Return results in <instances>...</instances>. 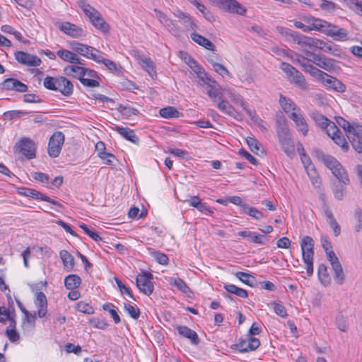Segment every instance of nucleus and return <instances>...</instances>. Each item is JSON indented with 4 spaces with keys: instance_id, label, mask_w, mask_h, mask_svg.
Instances as JSON below:
<instances>
[{
    "instance_id": "f257e3e1",
    "label": "nucleus",
    "mask_w": 362,
    "mask_h": 362,
    "mask_svg": "<svg viewBox=\"0 0 362 362\" xmlns=\"http://www.w3.org/2000/svg\"><path fill=\"white\" fill-rule=\"evenodd\" d=\"M317 156L319 160L322 161L328 168L333 175L345 185L350 183L348 173L341 164L333 156L324 154L322 152H317Z\"/></svg>"
},
{
    "instance_id": "f03ea898",
    "label": "nucleus",
    "mask_w": 362,
    "mask_h": 362,
    "mask_svg": "<svg viewBox=\"0 0 362 362\" xmlns=\"http://www.w3.org/2000/svg\"><path fill=\"white\" fill-rule=\"evenodd\" d=\"M276 30L279 33L284 36L286 40H292L302 47H318L320 45L324 43L323 41L320 40L303 35L298 32L282 26H277Z\"/></svg>"
},
{
    "instance_id": "7ed1b4c3",
    "label": "nucleus",
    "mask_w": 362,
    "mask_h": 362,
    "mask_svg": "<svg viewBox=\"0 0 362 362\" xmlns=\"http://www.w3.org/2000/svg\"><path fill=\"white\" fill-rule=\"evenodd\" d=\"M81 8L85 15L89 18L92 25L104 34L109 33L110 25L105 21L100 12L88 4H83Z\"/></svg>"
},
{
    "instance_id": "20e7f679",
    "label": "nucleus",
    "mask_w": 362,
    "mask_h": 362,
    "mask_svg": "<svg viewBox=\"0 0 362 362\" xmlns=\"http://www.w3.org/2000/svg\"><path fill=\"white\" fill-rule=\"evenodd\" d=\"M302 257L306 264V272L308 276L313 274L314 240L309 235L303 238L300 242Z\"/></svg>"
},
{
    "instance_id": "39448f33",
    "label": "nucleus",
    "mask_w": 362,
    "mask_h": 362,
    "mask_svg": "<svg viewBox=\"0 0 362 362\" xmlns=\"http://www.w3.org/2000/svg\"><path fill=\"white\" fill-rule=\"evenodd\" d=\"M280 69L285 73L288 80L302 90H307L308 84L301 72L286 62H281Z\"/></svg>"
},
{
    "instance_id": "423d86ee",
    "label": "nucleus",
    "mask_w": 362,
    "mask_h": 362,
    "mask_svg": "<svg viewBox=\"0 0 362 362\" xmlns=\"http://www.w3.org/2000/svg\"><path fill=\"white\" fill-rule=\"evenodd\" d=\"M69 46L74 51L88 59L93 61L101 60L99 57L100 51L91 46L82 44L77 41L71 42Z\"/></svg>"
},
{
    "instance_id": "0eeeda50",
    "label": "nucleus",
    "mask_w": 362,
    "mask_h": 362,
    "mask_svg": "<svg viewBox=\"0 0 362 362\" xmlns=\"http://www.w3.org/2000/svg\"><path fill=\"white\" fill-rule=\"evenodd\" d=\"M152 280L153 274L149 272H144L136 276V286L141 293L146 296H150L154 289V285Z\"/></svg>"
},
{
    "instance_id": "6e6552de",
    "label": "nucleus",
    "mask_w": 362,
    "mask_h": 362,
    "mask_svg": "<svg viewBox=\"0 0 362 362\" xmlns=\"http://www.w3.org/2000/svg\"><path fill=\"white\" fill-rule=\"evenodd\" d=\"M64 143V135L61 132H54L49 140L48 154L52 158L59 156Z\"/></svg>"
},
{
    "instance_id": "1a4fd4ad",
    "label": "nucleus",
    "mask_w": 362,
    "mask_h": 362,
    "mask_svg": "<svg viewBox=\"0 0 362 362\" xmlns=\"http://www.w3.org/2000/svg\"><path fill=\"white\" fill-rule=\"evenodd\" d=\"M14 56L18 63L28 67H37L40 66L42 63L41 59L37 55L23 51H16Z\"/></svg>"
},
{
    "instance_id": "9d476101",
    "label": "nucleus",
    "mask_w": 362,
    "mask_h": 362,
    "mask_svg": "<svg viewBox=\"0 0 362 362\" xmlns=\"http://www.w3.org/2000/svg\"><path fill=\"white\" fill-rule=\"evenodd\" d=\"M58 28L64 34L74 38H80L86 36V31L81 26L70 22L61 23Z\"/></svg>"
},
{
    "instance_id": "9b49d317",
    "label": "nucleus",
    "mask_w": 362,
    "mask_h": 362,
    "mask_svg": "<svg viewBox=\"0 0 362 362\" xmlns=\"http://www.w3.org/2000/svg\"><path fill=\"white\" fill-rule=\"evenodd\" d=\"M224 92L234 104L242 107L243 110L245 111L250 117H252L253 115H255V111H252L247 107V104L245 101L243 97L235 90L230 88H224Z\"/></svg>"
},
{
    "instance_id": "f8f14e48",
    "label": "nucleus",
    "mask_w": 362,
    "mask_h": 362,
    "mask_svg": "<svg viewBox=\"0 0 362 362\" xmlns=\"http://www.w3.org/2000/svg\"><path fill=\"white\" fill-rule=\"evenodd\" d=\"M153 12L156 14V18L158 20L160 23L166 28L169 32H171L173 34L179 33L180 29L178 25L172 19L168 18L166 14L157 8H154Z\"/></svg>"
},
{
    "instance_id": "ddd939ff",
    "label": "nucleus",
    "mask_w": 362,
    "mask_h": 362,
    "mask_svg": "<svg viewBox=\"0 0 362 362\" xmlns=\"http://www.w3.org/2000/svg\"><path fill=\"white\" fill-rule=\"evenodd\" d=\"M100 78L95 71L86 68L84 76L80 78V82L86 87L95 88L100 86Z\"/></svg>"
},
{
    "instance_id": "4468645a",
    "label": "nucleus",
    "mask_w": 362,
    "mask_h": 362,
    "mask_svg": "<svg viewBox=\"0 0 362 362\" xmlns=\"http://www.w3.org/2000/svg\"><path fill=\"white\" fill-rule=\"evenodd\" d=\"M35 305L37 309L38 317L43 318L47 313V299L45 294L40 291H36L35 293Z\"/></svg>"
},
{
    "instance_id": "2eb2a0df",
    "label": "nucleus",
    "mask_w": 362,
    "mask_h": 362,
    "mask_svg": "<svg viewBox=\"0 0 362 362\" xmlns=\"http://www.w3.org/2000/svg\"><path fill=\"white\" fill-rule=\"evenodd\" d=\"M235 346L241 353L250 352L256 350L260 346V341L256 337H250L247 339H240Z\"/></svg>"
},
{
    "instance_id": "dca6fc26",
    "label": "nucleus",
    "mask_w": 362,
    "mask_h": 362,
    "mask_svg": "<svg viewBox=\"0 0 362 362\" xmlns=\"http://www.w3.org/2000/svg\"><path fill=\"white\" fill-rule=\"evenodd\" d=\"M288 117L294 122L297 130L305 136L308 132V124L300 109L293 112Z\"/></svg>"
},
{
    "instance_id": "f3484780",
    "label": "nucleus",
    "mask_w": 362,
    "mask_h": 362,
    "mask_svg": "<svg viewBox=\"0 0 362 362\" xmlns=\"http://www.w3.org/2000/svg\"><path fill=\"white\" fill-rule=\"evenodd\" d=\"M20 153L28 159L35 157V146L34 142L30 139H23L18 144Z\"/></svg>"
},
{
    "instance_id": "a211bd4d",
    "label": "nucleus",
    "mask_w": 362,
    "mask_h": 362,
    "mask_svg": "<svg viewBox=\"0 0 362 362\" xmlns=\"http://www.w3.org/2000/svg\"><path fill=\"white\" fill-rule=\"evenodd\" d=\"M353 148L359 153H362V126L356 125L347 137Z\"/></svg>"
},
{
    "instance_id": "6ab92c4d",
    "label": "nucleus",
    "mask_w": 362,
    "mask_h": 362,
    "mask_svg": "<svg viewBox=\"0 0 362 362\" xmlns=\"http://www.w3.org/2000/svg\"><path fill=\"white\" fill-rule=\"evenodd\" d=\"M312 118L317 126L320 127L321 129L326 132L327 134L328 132H331V130L335 129L337 131V126L335 124V123L330 121L321 113L313 112L312 115Z\"/></svg>"
},
{
    "instance_id": "aec40b11",
    "label": "nucleus",
    "mask_w": 362,
    "mask_h": 362,
    "mask_svg": "<svg viewBox=\"0 0 362 362\" xmlns=\"http://www.w3.org/2000/svg\"><path fill=\"white\" fill-rule=\"evenodd\" d=\"M320 81L328 88L333 89L337 92L344 93L346 90V86L341 81L325 72Z\"/></svg>"
},
{
    "instance_id": "412c9836",
    "label": "nucleus",
    "mask_w": 362,
    "mask_h": 362,
    "mask_svg": "<svg viewBox=\"0 0 362 362\" xmlns=\"http://www.w3.org/2000/svg\"><path fill=\"white\" fill-rule=\"evenodd\" d=\"M2 89L6 90H15L19 93H25L28 87L19 80L13 78H8L1 83Z\"/></svg>"
},
{
    "instance_id": "4be33fe9",
    "label": "nucleus",
    "mask_w": 362,
    "mask_h": 362,
    "mask_svg": "<svg viewBox=\"0 0 362 362\" xmlns=\"http://www.w3.org/2000/svg\"><path fill=\"white\" fill-rule=\"evenodd\" d=\"M134 56L142 68L146 70L150 76H153L156 74L154 64L150 57L141 54L138 50L134 51Z\"/></svg>"
},
{
    "instance_id": "5701e85b",
    "label": "nucleus",
    "mask_w": 362,
    "mask_h": 362,
    "mask_svg": "<svg viewBox=\"0 0 362 362\" xmlns=\"http://www.w3.org/2000/svg\"><path fill=\"white\" fill-rule=\"evenodd\" d=\"M220 6L229 12L244 15L246 9L235 0H218Z\"/></svg>"
},
{
    "instance_id": "b1692460",
    "label": "nucleus",
    "mask_w": 362,
    "mask_h": 362,
    "mask_svg": "<svg viewBox=\"0 0 362 362\" xmlns=\"http://www.w3.org/2000/svg\"><path fill=\"white\" fill-rule=\"evenodd\" d=\"M178 334L188 339L191 344L193 345H197L200 340L197 332L185 325H177L175 327Z\"/></svg>"
},
{
    "instance_id": "393cba45",
    "label": "nucleus",
    "mask_w": 362,
    "mask_h": 362,
    "mask_svg": "<svg viewBox=\"0 0 362 362\" xmlns=\"http://www.w3.org/2000/svg\"><path fill=\"white\" fill-rule=\"evenodd\" d=\"M56 90L59 91L64 96H69L73 93L74 85L66 77H57Z\"/></svg>"
},
{
    "instance_id": "a878e982",
    "label": "nucleus",
    "mask_w": 362,
    "mask_h": 362,
    "mask_svg": "<svg viewBox=\"0 0 362 362\" xmlns=\"http://www.w3.org/2000/svg\"><path fill=\"white\" fill-rule=\"evenodd\" d=\"M327 135L337 145L341 147L343 151L346 152L349 151V145L338 127L337 131L335 129L331 130V132H328Z\"/></svg>"
},
{
    "instance_id": "bb28decb",
    "label": "nucleus",
    "mask_w": 362,
    "mask_h": 362,
    "mask_svg": "<svg viewBox=\"0 0 362 362\" xmlns=\"http://www.w3.org/2000/svg\"><path fill=\"white\" fill-rule=\"evenodd\" d=\"M300 19L305 23V26L310 28V32L313 30L320 31L323 28L325 20L315 18L311 16H303Z\"/></svg>"
},
{
    "instance_id": "cd10ccee",
    "label": "nucleus",
    "mask_w": 362,
    "mask_h": 362,
    "mask_svg": "<svg viewBox=\"0 0 362 362\" xmlns=\"http://www.w3.org/2000/svg\"><path fill=\"white\" fill-rule=\"evenodd\" d=\"M206 88L208 96L214 103L221 100L223 93H225L224 89H222L216 81L214 82V84L211 83L207 86Z\"/></svg>"
},
{
    "instance_id": "c85d7f7f",
    "label": "nucleus",
    "mask_w": 362,
    "mask_h": 362,
    "mask_svg": "<svg viewBox=\"0 0 362 362\" xmlns=\"http://www.w3.org/2000/svg\"><path fill=\"white\" fill-rule=\"evenodd\" d=\"M215 104L216 107L222 112L234 118H237V111L228 100H223L221 98V99L218 100L216 103H215Z\"/></svg>"
},
{
    "instance_id": "c756f323",
    "label": "nucleus",
    "mask_w": 362,
    "mask_h": 362,
    "mask_svg": "<svg viewBox=\"0 0 362 362\" xmlns=\"http://www.w3.org/2000/svg\"><path fill=\"white\" fill-rule=\"evenodd\" d=\"M57 54L64 61H66L71 64H83L81 61V59L77 56V54L68 49H59Z\"/></svg>"
},
{
    "instance_id": "7c9ffc66",
    "label": "nucleus",
    "mask_w": 362,
    "mask_h": 362,
    "mask_svg": "<svg viewBox=\"0 0 362 362\" xmlns=\"http://www.w3.org/2000/svg\"><path fill=\"white\" fill-rule=\"evenodd\" d=\"M279 103L285 113L289 117L293 112L300 110V108L294 103V102L282 95H280Z\"/></svg>"
},
{
    "instance_id": "2f4dec72",
    "label": "nucleus",
    "mask_w": 362,
    "mask_h": 362,
    "mask_svg": "<svg viewBox=\"0 0 362 362\" xmlns=\"http://www.w3.org/2000/svg\"><path fill=\"white\" fill-rule=\"evenodd\" d=\"M59 257L62 261L64 269L66 272H71L74 269L75 260L74 256L66 250H62L59 252Z\"/></svg>"
},
{
    "instance_id": "473e14b6",
    "label": "nucleus",
    "mask_w": 362,
    "mask_h": 362,
    "mask_svg": "<svg viewBox=\"0 0 362 362\" xmlns=\"http://www.w3.org/2000/svg\"><path fill=\"white\" fill-rule=\"evenodd\" d=\"M238 235L247 238L251 243L259 245H264L267 240L264 235L252 231L242 230L238 232Z\"/></svg>"
},
{
    "instance_id": "72a5a7b5",
    "label": "nucleus",
    "mask_w": 362,
    "mask_h": 362,
    "mask_svg": "<svg viewBox=\"0 0 362 362\" xmlns=\"http://www.w3.org/2000/svg\"><path fill=\"white\" fill-rule=\"evenodd\" d=\"M115 130L124 139L135 144H139V138L135 134L134 130L123 127H116Z\"/></svg>"
},
{
    "instance_id": "f704fd0d",
    "label": "nucleus",
    "mask_w": 362,
    "mask_h": 362,
    "mask_svg": "<svg viewBox=\"0 0 362 362\" xmlns=\"http://www.w3.org/2000/svg\"><path fill=\"white\" fill-rule=\"evenodd\" d=\"M81 284V279L77 274H69L64 278V286L68 290L78 288Z\"/></svg>"
},
{
    "instance_id": "c9c22d12",
    "label": "nucleus",
    "mask_w": 362,
    "mask_h": 362,
    "mask_svg": "<svg viewBox=\"0 0 362 362\" xmlns=\"http://www.w3.org/2000/svg\"><path fill=\"white\" fill-rule=\"evenodd\" d=\"M190 37L194 42L205 47L206 49L209 50L214 49V45L210 40L203 37L202 35L197 34L194 32L190 34Z\"/></svg>"
},
{
    "instance_id": "e433bc0d",
    "label": "nucleus",
    "mask_w": 362,
    "mask_h": 362,
    "mask_svg": "<svg viewBox=\"0 0 362 362\" xmlns=\"http://www.w3.org/2000/svg\"><path fill=\"white\" fill-rule=\"evenodd\" d=\"M18 192L21 195H23V196L28 197H31V198H33L34 199L42 200L43 196H45L44 194H42L41 192H40L34 189L25 187H19L18 189Z\"/></svg>"
},
{
    "instance_id": "4c0bfd02",
    "label": "nucleus",
    "mask_w": 362,
    "mask_h": 362,
    "mask_svg": "<svg viewBox=\"0 0 362 362\" xmlns=\"http://www.w3.org/2000/svg\"><path fill=\"white\" fill-rule=\"evenodd\" d=\"M85 67L78 65H69L65 68V71L68 75H70L80 81L84 76Z\"/></svg>"
},
{
    "instance_id": "58836bf2",
    "label": "nucleus",
    "mask_w": 362,
    "mask_h": 362,
    "mask_svg": "<svg viewBox=\"0 0 362 362\" xmlns=\"http://www.w3.org/2000/svg\"><path fill=\"white\" fill-rule=\"evenodd\" d=\"M159 114L162 117L167 119L178 118L180 116V112L173 106L161 108L159 111Z\"/></svg>"
},
{
    "instance_id": "ea45409f",
    "label": "nucleus",
    "mask_w": 362,
    "mask_h": 362,
    "mask_svg": "<svg viewBox=\"0 0 362 362\" xmlns=\"http://www.w3.org/2000/svg\"><path fill=\"white\" fill-rule=\"evenodd\" d=\"M224 288L227 292L235 294L236 296L241 297L243 298H246L248 296V293L246 290L239 288L233 284L225 285Z\"/></svg>"
},
{
    "instance_id": "a19ab883",
    "label": "nucleus",
    "mask_w": 362,
    "mask_h": 362,
    "mask_svg": "<svg viewBox=\"0 0 362 362\" xmlns=\"http://www.w3.org/2000/svg\"><path fill=\"white\" fill-rule=\"evenodd\" d=\"M149 253L160 264L167 265L168 264L169 259L165 254L154 249H149Z\"/></svg>"
},
{
    "instance_id": "79ce46f5",
    "label": "nucleus",
    "mask_w": 362,
    "mask_h": 362,
    "mask_svg": "<svg viewBox=\"0 0 362 362\" xmlns=\"http://www.w3.org/2000/svg\"><path fill=\"white\" fill-rule=\"evenodd\" d=\"M243 212L256 220H261L265 217L264 214L262 211L255 207L250 206L248 204L246 206Z\"/></svg>"
},
{
    "instance_id": "37998d69",
    "label": "nucleus",
    "mask_w": 362,
    "mask_h": 362,
    "mask_svg": "<svg viewBox=\"0 0 362 362\" xmlns=\"http://www.w3.org/2000/svg\"><path fill=\"white\" fill-rule=\"evenodd\" d=\"M235 276L244 284L252 286L255 281V278L245 272H238L235 273Z\"/></svg>"
},
{
    "instance_id": "c03bdc74",
    "label": "nucleus",
    "mask_w": 362,
    "mask_h": 362,
    "mask_svg": "<svg viewBox=\"0 0 362 362\" xmlns=\"http://www.w3.org/2000/svg\"><path fill=\"white\" fill-rule=\"evenodd\" d=\"M170 284L177 287L184 293H187L190 291V289L187 284L180 278H172L170 281Z\"/></svg>"
},
{
    "instance_id": "a18cd8bd",
    "label": "nucleus",
    "mask_w": 362,
    "mask_h": 362,
    "mask_svg": "<svg viewBox=\"0 0 362 362\" xmlns=\"http://www.w3.org/2000/svg\"><path fill=\"white\" fill-rule=\"evenodd\" d=\"M318 278L322 284L326 285L329 283L327 269L325 264H321L317 269Z\"/></svg>"
},
{
    "instance_id": "49530a36",
    "label": "nucleus",
    "mask_w": 362,
    "mask_h": 362,
    "mask_svg": "<svg viewBox=\"0 0 362 362\" xmlns=\"http://www.w3.org/2000/svg\"><path fill=\"white\" fill-rule=\"evenodd\" d=\"M348 7L356 14L362 16V1L359 0H344Z\"/></svg>"
},
{
    "instance_id": "de8ad7c7",
    "label": "nucleus",
    "mask_w": 362,
    "mask_h": 362,
    "mask_svg": "<svg viewBox=\"0 0 362 362\" xmlns=\"http://www.w3.org/2000/svg\"><path fill=\"white\" fill-rule=\"evenodd\" d=\"M281 148L284 151V152L290 158H293L296 153H295V146L293 140H290L287 142H285L282 144H281Z\"/></svg>"
},
{
    "instance_id": "09e8293b",
    "label": "nucleus",
    "mask_w": 362,
    "mask_h": 362,
    "mask_svg": "<svg viewBox=\"0 0 362 362\" xmlns=\"http://www.w3.org/2000/svg\"><path fill=\"white\" fill-rule=\"evenodd\" d=\"M276 133L278 137L290 134V130L285 119L277 121Z\"/></svg>"
},
{
    "instance_id": "8fccbe9b",
    "label": "nucleus",
    "mask_w": 362,
    "mask_h": 362,
    "mask_svg": "<svg viewBox=\"0 0 362 362\" xmlns=\"http://www.w3.org/2000/svg\"><path fill=\"white\" fill-rule=\"evenodd\" d=\"M76 309L78 311L87 314L92 315L94 313L93 308L88 303L80 301L77 303Z\"/></svg>"
},
{
    "instance_id": "3c124183",
    "label": "nucleus",
    "mask_w": 362,
    "mask_h": 362,
    "mask_svg": "<svg viewBox=\"0 0 362 362\" xmlns=\"http://www.w3.org/2000/svg\"><path fill=\"white\" fill-rule=\"evenodd\" d=\"M124 310L134 320H137L140 315V311L137 306L124 303Z\"/></svg>"
},
{
    "instance_id": "603ef678",
    "label": "nucleus",
    "mask_w": 362,
    "mask_h": 362,
    "mask_svg": "<svg viewBox=\"0 0 362 362\" xmlns=\"http://www.w3.org/2000/svg\"><path fill=\"white\" fill-rule=\"evenodd\" d=\"M197 76L199 81L203 83V84L206 85V87L211 83L214 84V82L216 81L211 77V76L206 73L204 69L201 70L199 74H197Z\"/></svg>"
},
{
    "instance_id": "864d4df0",
    "label": "nucleus",
    "mask_w": 362,
    "mask_h": 362,
    "mask_svg": "<svg viewBox=\"0 0 362 362\" xmlns=\"http://www.w3.org/2000/svg\"><path fill=\"white\" fill-rule=\"evenodd\" d=\"M303 67L307 71H308L313 76H315L319 81L322 77H323V74H325L324 71L318 69L317 68L310 64L305 63Z\"/></svg>"
},
{
    "instance_id": "5fc2aeb1",
    "label": "nucleus",
    "mask_w": 362,
    "mask_h": 362,
    "mask_svg": "<svg viewBox=\"0 0 362 362\" xmlns=\"http://www.w3.org/2000/svg\"><path fill=\"white\" fill-rule=\"evenodd\" d=\"M339 28L337 25L331 24L327 21H325V23H323V28H322L320 32L325 33L328 36L332 37V33H336V30H337Z\"/></svg>"
},
{
    "instance_id": "6e6d98bb",
    "label": "nucleus",
    "mask_w": 362,
    "mask_h": 362,
    "mask_svg": "<svg viewBox=\"0 0 362 362\" xmlns=\"http://www.w3.org/2000/svg\"><path fill=\"white\" fill-rule=\"evenodd\" d=\"M274 313L281 317H286L288 316L286 308L281 303L273 302L272 303Z\"/></svg>"
},
{
    "instance_id": "4d7b16f0",
    "label": "nucleus",
    "mask_w": 362,
    "mask_h": 362,
    "mask_svg": "<svg viewBox=\"0 0 362 362\" xmlns=\"http://www.w3.org/2000/svg\"><path fill=\"white\" fill-rule=\"evenodd\" d=\"M57 82V78L47 76L45 78L43 81L44 86L51 90H56V84Z\"/></svg>"
},
{
    "instance_id": "13d9d810",
    "label": "nucleus",
    "mask_w": 362,
    "mask_h": 362,
    "mask_svg": "<svg viewBox=\"0 0 362 362\" xmlns=\"http://www.w3.org/2000/svg\"><path fill=\"white\" fill-rule=\"evenodd\" d=\"M28 113L27 112H23L21 110H10L5 112L3 115L5 119L11 120L17 117H20L21 115H27Z\"/></svg>"
},
{
    "instance_id": "bf43d9fd",
    "label": "nucleus",
    "mask_w": 362,
    "mask_h": 362,
    "mask_svg": "<svg viewBox=\"0 0 362 362\" xmlns=\"http://www.w3.org/2000/svg\"><path fill=\"white\" fill-rule=\"evenodd\" d=\"M341 184L336 185L333 189V194L334 197L338 200H341L344 196L345 187L344 185Z\"/></svg>"
},
{
    "instance_id": "052dcab7",
    "label": "nucleus",
    "mask_w": 362,
    "mask_h": 362,
    "mask_svg": "<svg viewBox=\"0 0 362 362\" xmlns=\"http://www.w3.org/2000/svg\"><path fill=\"white\" fill-rule=\"evenodd\" d=\"M338 124L344 129L346 134V136L349 135V133L352 132V129H354L356 124H351L349 122L344 119L341 117L337 120Z\"/></svg>"
},
{
    "instance_id": "680f3d73",
    "label": "nucleus",
    "mask_w": 362,
    "mask_h": 362,
    "mask_svg": "<svg viewBox=\"0 0 362 362\" xmlns=\"http://www.w3.org/2000/svg\"><path fill=\"white\" fill-rule=\"evenodd\" d=\"M210 62L212 64L213 68L216 72L221 75L226 74L229 77H232L229 71L223 64L216 62H212L211 61H210Z\"/></svg>"
},
{
    "instance_id": "e2e57ef3",
    "label": "nucleus",
    "mask_w": 362,
    "mask_h": 362,
    "mask_svg": "<svg viewBox=\"0 0 362 362\" xmlns=\"http://www.w3.org/2000/svg\"><path fill=\"white\" fill-rule=\"evenodd\" d=\"M182 23L185 27L187 30L195 31L197 29V25L189 15L182 21Z\"/></svg>"
},
{
    "instance_id": "0e129e2a",
    "label": "nucleus",
    "mask_w": 362,
    "mask_h": 362,
    "mask_svg": "<svg viewBox=\"0 0 362 362\" xmlns=\"http://www.w3.org/2000/svg\"><path fill=\"white\" fill-rule=\"evenodd\" d=\"M317 66L327 71H330L333 68L332 60L325 57L318 59Z\"/></svg>"
},
{
    "instance_id": "69168bd1",
    "label": "nucleus",
    "mask_w": 362,
    "mask_h": 362,
    "mask_svg": "<svg viewBox=\"0 0 362 362\" xmlns=\"http://www.w3.org/2000/svg\"><path fill=\"white\" fill-rule=\"evenodd\" d=\"M336 323L338 329L341 332H346L348 331L349 325L346 319L342 315H339L337 317Z\"/></svg>"
},
{
    "instance_id": "338daca9",
    "label": "nucleus",
    "mask_w": 362,
    "mask_h": 362,
    "mask_svg": "<svg viewBox=\"0 0 362 362\" xmlns=\"http://www.w3.org/2000/svg\"><path fill=\"white\" fill-rule=\"evenodd\" d=\"M246 141L250 150L257 153L259 150L260 143L254 137H248Z\"/></svg>"
},
{
    "instance_id": "774afa93",
    "label": "nucleus",
    "mask_w": 362,
    "mask_h": 362,
    "mask_svg": "<svg viewBox=\"0 0 362 362\" xmlns=\"http://www.w3.org/2000/svg\"><path fill=\"white\" fill-rule=\"evenodd\" d=\"M354 218L357 223L355 226V230L358 232L362 228V210L358 208L355 210Z\"/></svg>"
}]
</instances>
